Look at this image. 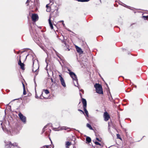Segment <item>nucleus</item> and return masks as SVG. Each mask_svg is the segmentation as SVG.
<instances>
[{"mask_svg": "<svg viewBox=\"0 0 148 148\" xmlns=\"http://www.w3.org/2000/svg\"><path fill=\"white\" fill-rule=\"evenodd\" d=\"M48 4H47L46 5V7L47 8L46 11L47 12H50L51 11L52 12H54L56 10L57 11H58V8L57 6H54L53 5H51V7H49Z\"/></svg>", "mask_w": 148, "mask_h": 148, "instance_id": "3", "label": "nucleus"}, {"mask_svg": "<svg viewBox=\"0 0 148 148\" xmlns=\"http://www.w3.org/2000/svg\"><path fill=\"white\" fill-rule=\"evenodd\" d=\"M78 111H80V112H82V113L84 114V112L82 110H80V109H79L78 110Z\"/></svg>", "mask_w": 148, "mask_h": 148, "instance_id": "30", "label": "nucleus"}, {"mask_svg": "<svg viewBox=\"0 0 148 148\" xmlns=\"http://www.w3.org/2000/svg\"><path fill=\"white\" fill-rule=\"evenodd\" d=\"M95 143L96 145H100V146L101 145V144L99 143V142H97V141L95 142Z\"/></svg>", "mask_w": 148, "mask_h": 148, "instance_id": "20", "label": "nucleus"}, {"mask_svg": "<svg viewBox=\"0 0 148 148\" xmlns=\"http://www.w3.org/2000/svg\"><path fill=\"white\" fill-rule=\"evenodd\" d=\"M5 146L6 148H13L15 147H17V148H20L17 146L18 144L17 143L12 144L10 142H9L6 143Z\"/></svg>", "mask_w": 148, "mask_h": 148, "instance_id": "4", "label": "nucleus"}, {"mask_svg": "<svg viewBox=\"0 0 148 148\" xmlns=\"http://www.w3.org/2000/svg\"><path fill=\"white\" fill-rule=\"evenodd\" d=\"M33 69L32 71L33 72L35 73L36 75L38 73V70L39 69V66L38 64V61L36 59L33 60Z\"/></svg>", "mask_w": 148, "mask_h": 148, "instance_id": "1", "label": "nucleus"}, {"mask_svg": "<svg viewBox=\"0 0 148 148\" xmlns=\"http://www.w3.org/2000/svg\"><path fill=\"white\" fill-rule=\"evenodd\" d=\"M42 94L43 93L42 92L39 97L40 99H43L44 98V97L42 96Z\"/></svg>", "mask_w": 148, "mask_h": 148, "instance_id": "21", "label": "nucleus"}, {"mask_svg": "<svg viewBox=\"0 0 148 148\" xmlns=\"http://www.w3.org/2000/svg\"><path fill=\"white\" fill-rule=\"evenodd\" d=\"M26 93L25 90V89H23V95H25L26 94Z\"/></svg>", "mask_w": 148, "mask_h": 148, "instance_id": "25", "label": "nucleus"}, {"mask_svg": "<svg viewBox=\"0 0 148 148\" xmlns=\"http://www.w3.org/2000/svg\"><path fill=\"white\" fill-rule=\"evenodd\" d=\"M51 80L52 82H53V79H51Z\"/></svg>", "mask_w": 148, "mask_h": 148, "instance_id": "40", "label": "nucleus"}, {"mask_svg": "<svg viewBox=\"0 0 148 148\" xmlns=\"http://www.w3.org/2000/svg\"><path fill=\"white\" fill-rule=\"evenodd\" d=\"M124 5H123V6H124L125 7H126V8H129V7H129V6H127V5H126L125 4H124Z\"/></svg>", "mask_w": 148, "mask_h": 148, "instance_id": "23", "label": "nucleus"}, {"mask_svg": "<svg viewBox=\"0 0 148 148\" xmlns=\"http://www.w3.org/2000/svg\"><path fill=\"white\" fill-rule=\"evenodd\" d=\"M87 127H88L90 130H92V128L91 125L88 124L87 123L86 125Z\"/></svg>", "mask_w": 148, "mask_h": 148, "instance_id": "17", "label": "nucleus"}, {"mask_svg": "<svg viewBox=\"0 0 148 148\" xmlns=\"http://www.w3.org/2000/svg\"><path fill=\"white\" fill-rule=\"evenodd\" d=\"M94 87L96 89L97 93L99 94H103L102 87L100 84L96 83L94 85Z\"/></svg>", "mask_w": 148, "mask_h": 148, "instance_id": "2", "label": "nucleus"}, {"mask_svg": "<svg viewBox=\"0 0 148 148\" xmlns=\"http://www.w3.org/2000/svg\"><path fill=\"white\" fill-rule=\"evenodd\" d=\"M3 130L4 131V130H3Z\"/></svg>", "mask_w": 148, "mask_h": 148, "instance_id": "45", "label": "nucleus"}, {"mask_svg": "<svg viewBox=\"0 0 148 148\" xmlns=\"http://www.w3.org/2000/svg\"><path fill=\"white\" fill-rule=\"evenodd\" d=\"M2 122L1 121H0V124L2 126Z\"/></svg>", "mask_w": 148, "mask_h": 148, "instance_id": "35", "label": "nucleus"}, {"mask_svg": "<svg viewBox=\"0 0 148 148\" xmlns=\"http://www.w3.org/2000/svg\"><path fill=\"white\" fill-rule=\"evenodd\" d=\"M81 90V91L82 92H83V91H84V90Z\"/></svg>", "mask_w": 148, "mask_h": 148, "instance_id": "39", "label": "nucleus"}, {"mask_svg": "<svg viewBox=\"0 0 148 148\" xmlns=\"http://www.w3.org/2000/svg\"><path fill=\"white\" fill-rule=\"evenodd\" d=\"M47 127V125H46L43 128V130H42V132H44V131H45V128Z\"/></svg>", "mask_w": 148, "mask_h": 148, "instance_id": "22", "label": "nucleus"}, {"mask_svg": "<svg viewBox=\"0 0 148 148\" xmlns=\"http://www.w3.org/2000/svg\"><path fill=\"white\" fill-rule=\"evenodd\" d=\"M84 108V110L86 114V116L87 117H88V111H87V110L86 109V108Z\"/></svg>", "mask_w": 148, "mask_h": 148, "instance_id": "14", "label": "nucleus"}, {"mask_svg": "<svg viewBox=\"0 0 148 148\" xmlns=\"http://www.w3.org/2000/svg\"><path fill=\"white\" fill-rule=\"evenodd\" d=\"M104 120L105 121H108L110 118V116L108 113L106 112H104L103 114Z\"/></svg>", "mask_w": 148, "mask_h": 148, "instance_id": "8", "label": "nucleus"}, {"mask_svg": "<svg viewBox=\"0 0 148 148\" xmlns=\"http://www.w3.org/2000/svg\"><path fill=\"white\" fill-rule=\"evenodd\" d=\"M60 22H62V25H63V26H64L65 24L64 23V21H61Z\"/></svg>", "mask_w": 148, "mask_h": 148, "instance_id": "32", "label": "nucleus"}, {"mask_svg": "<svg viewBox=\"0 0 148 148\" xmlns=\"http://www.w3.org/2000/svg\"><path fill=\"white\" fill-rule=\"evenodd\" d=\"M19 65L20 66L21 68L22 69H24V64L23 63H22Z\"/></svg>", "mask_w": 148, "mask_h": 148, "instance_id": "16", "label": "nucleus"}, {"mask_svg": "<svg viewBox=\"0 0 148 148\" xmlns=\"http://www.w3.org/2000/svg\"><path fill=\"white\" fill-rule=\"evenodd\" d=\"M129 8H129V9H130V10H133L132 9H131V8H130V7Z\"/></svg>", "mask_w": 148, "mask_h": 148, "instance_id": "38", "label": "nucleus"}, {"mask_svg": "<svg viewBox=\"0 0 148 148\" xmlns=\"http://www.w3.org/2000/svg\"><path fill=\"white\" fill-rule=\"evenodd\" d=\"M34 83H35V86H36V81H35L34 79Z\"/></svg>", "mask_w": 148, "mask_h": 148, "instance_id": "37", "label": "nucleus"}, {"mask_svg": "<svg viewBox=\"0 0 148 148\" xmlns=\"http://www.w3.org/2000/svg\"><path fill=\"white\" fill-rule=\"evenodd\" d=\"M68 71L69 72V74L71 77L72 78L73 80L75 81L77 83V85H78V79L76 75L73 72L71 71L70 70H68Z\"/></svg>", "mask_w": 148, "mask_h": 148, "instance_id": "6", "label": "nucleus"}, {"mask_svg": "<svg viewBox=\"0 0 148 148\" xmlns=\"http://www.w3.org/2000/svg\"><path fill=\"white\" fill-rule=\"evenodd\" d=\"M66 127H62V130H66Z\"/></svg>", "mask_w": 148, "mask_h": 148, "instance_id": "28", "label": "nucleus"}, {"mask_svg": "<svg viewBox=\"0 0 148 148\" xmlns=\"http://www.w3.org/2000/svg\"><path fill=\"white\" fill-rule=\"evenodd\" d=\"M82 101L83 104V108H86L87 106V103L86 100L84 98H82Z\"/></svg>", "mask_w": 148, "mask_h": 148, "instance_id": "12", "label": "nucleus"}, {"mask_svg": "<svg viewBox=\"0 0 148 148\" xmlns=\"http://www.w3.org/2000/svg\"><path fill=\"white\" fill-rule=\"evenodd\" d=\"M22 84H23V89H25V85H24V84L23 83H22Z\"/></svg>", "mask_w": 148, "mask_h": 148, "instance_id": "33", "label": "nucleus"}, {"mask_svg": "<svg viewBox=\"0 0 148 148\" xmlns=\"http://www.w3.org/2000/svg\"><path fill=\"white\" fill-rule=\"evenodd\" d=\"M56 128H53V130H55V131H56L57 130H56Z\"/></svg>", "mask_w": 148, "mask_h": 148, "instance_id": "36", "label": "nucleus"}, {"mask_svg": "<svg viewBox=\"0 0 148 148\" xmlns=\"http://www.w3.org/2000/svg\"><path fill=\"white\" fill-rule=\"evenodd\" d=\"M70 144L71 143L69 141L66 142V147L68 148V147L69 146Z\"/></svg>", "mask_w": 148, "mask_h": 148, "instance_id": "18", "label": "nucleus"}, {"mask_svg": "<svg viewBox=\"0 0 148 148\" xmlns=\"http://www.w3.org/2000/svg\"><path fill=\"white\" fill-rule=\"evenodd\" d=\"M96 140H98V141L100 142L101 141V140L99 139V138H96Z\"/></svg>", "mask_w": 148, "mask_h": 148, "instance_id": "27", "label": "nucleus"}, {"mask_svg": "<svg viewBox=\"0 0 148 148\" xmlns=\"http://www.w3.org/2000/svg\"><path fill=\"white\" fill-rule=\"evenodd\" d=\"M62 36L63 37V39L61 40V42L62 43H63L64 45L65 49L66 50H68V51H70V49L69 48V46L67 44V40L66 39H65L63 35H62Z\"/></svg>", "mask_w": 148, "mask_h": 148, "instance_id": "5", "label": "nucleus"}, {"mask_svg": "<svg viewBox=\"0 0 148 148\" xmlns=\"http://www.w3.org/2000/svg\"><path fill=\"white\" fill-rule=\"evenodd\" d=\"M59 77H60V79L62 85L63 87H65L66 85L63 78L60 75H59Z\"/></svg>", "mask_w": 148, "mask_h": 148, "instance_id": "9", "label": "nucleus"}, {"mask_svg": "<svg viewBox=\"0 0 148 148\" xmlns=\"http://www.w3.org/2000/svg\"><path fill=\"white\" fill-rule=\"evenodd\" d=\"M41 148H48V146H44Z\"/></svg>", "mask_w": 148, "mask_h": 148, "instance_id": "26", "label": "nucleus"}, {"mask_svg": "<svg viewBox=\"0 0 148 148\" xmlns=\"http://www.w3.org/2000/svg\"><path fill=\"white\" fill-rule=\"evenodd\" d=\"M117 137H118V138H120V139H121V138H119V136H120V135H119V134H117Z\"/></svg>", "mask_w": 148, "mask_h": 148, "instance_id": "34", "label": "nucleus"}, {"mask_svg": "<svg viewBox=\"0 0 148 148\" xmlns=\"http://www.w3.org/2000/svg\"><path fill=\"white\" fill-rule=\"evenodd\" d=\"M38 16L36 14H33L32 15V18L33 21H35L38 19Z\"/></svg>", "mask_w": 148, "mask_h": 148, "instance_id": "10", "label": "nucleus"}, {"mask_svg": "<svg viewBox=\"0 0 148 148\" xmlns=\"http://www.w3.org/2000/svg\"><path fill=\"white\" fill-rule=\"evenodd\" d=\"M43 90L45 91V93L46 94H48L49 93V91L48 90Z\"/></svg>", "mask_w": 148, "mask_h": 148, "instance_id": "19", "label": "nucleus"}, {"mask_svg": "<svg viewBox=\"0 0 148 148\" xmlns=\"http://www.w3.org/2000/svg\"><path fill=\"white\" fill-rule=\"evenodd\" d=\"M75 47L77 52L79 53L80 54L83 53V51L79 47L77 46H75Z\"/></svg>", "mask_w": 148, "mask_h": 148, "instance_id": "11", "label": "nucleus"}, {"mask_svg": "<svg viewBox=\"0 0 148 148\" xmlns=\"http://www.w3.org/2000/svg\"><path fill=\"white\" fill-rule=\"evenodd\" d=\"M17 100V99H14L13 100Z\"/></svg>", "mask_w": 148, "mask_h": 148, "instance_id": "43", "label": "nucleus"}, {"mask_svg": "<svg viewBox=\"0 0 148 148\" xmlns=\"http://www.w3.org/2000/svg\"><path fill=\"white\" fill-rule=\"evenodd\" d=\"M21 63H22L21 62V60H20L18 62V64L19 65Z\"/></svg>", "mask_w": 148, "mask_h": 148, "instance_id": "29", "label": "nucleus"}, {"mask_svg": "<svg viewBox=\"0 0 148 148\" xmlns=\"http://www.w3.org/2000/svg\"><path fill=\"white\" fill-rule=\"evenodd\" d=\"M13 134H16V133H13Z\"/></svg>", "mask_w": 148, "mask_h": 148, "instance_id": "42", "label": "nucleus"}, {"mask_svg": "<svg viewBox=\"0 0 148 148\" xmlns=\"http://www.w3.org/2000/svg\"><path fill=\"white\" fill-rule=\"evenodd\" d=\"M19 116L20 119L21 121L24 123H25L26 122V118L25 116H24L22 114L20 113L19 114Z\"/></svg>", "mask_w": 148, "mask_h": 148, "instance_id": "7", "label": "nucleus"}, {"mask_svg": "<svg viewBox=\"0 0 148 148\" xmlns=\"http://www.w3.org/2000/svg\"><path fill=\"white\" fill-rule=\"evenodd\" d=\"M143 17L145 19H147L148 18V16H143Z\"/></svg>", "mask_w": 148, "mask_h": 148, "instance_id": "24", "label": "nucleus"}, {"mask_svg": "<svg viewBox=\"0 0 148 148\" xmlns=\"http://www.w3.org/2000/svg\"><path fill=\"white\" fill-rule=\"evenodd\" d=\"M35 97L36 98H37V99H38L39 98V97H38V96L36 94V95H35Z\"/></svg>", "mask_w": 148, "mask_h": 148, "instance_id": "31", "label": "nucleus"}, {"mask_svg": "<svg viewBox=\"0 0 148 148\" xmlns=\"http://www.w3.org/2000/svg\"><path fill=\"white\" fill-rule=\"evenodd\" d=\"M75 86H77V85H75Z\"/></svg>", "mask_w": 148, "mask_h": 148, "instance_id": "44", "label": "nucleus"}, {"mask_svg": "<svg viewBox=\"0 0 148 148\" xmlns=\"http://www.w3.org/2000/svg\"><path fill=\"white\" fill-rule=\"evenodd\" d=\"M51 17L50 16L49 19V23L51 28V29H53V26L51 21Z\"/></svg>", "mask_w": 148, "mask_h": 148, "instance_id": "13", "label": "nucleus"}, {"mask_svg": "<svg viewBox=\"0 0 148 148\" xmlns=\"http://www.w3.org/2000/svg\"><path fill=\"white\" fill-rule=\"evenodd\" d=\"M86 141H87L88 143H90L91 141V139L89 137H87L86 138Z\"/></svg>", "mask_w": 148, "mask_h": 148, "instance_id": "15", "label": "nucleus"}, {"mask_svg": "<svg viewBox=\"0 0 148 148\" xmlns=\"http://www.w3.org/2000/svg\"><path fill=\"white\" fill-rule=\"evenodd\" d=\"M29 1V0H27V2H26V3H27Z\"/></svg>", "mask_w": 148, "mask_h": 148, "instance_id": "41", "label": "nucleus"}]
</instances>
